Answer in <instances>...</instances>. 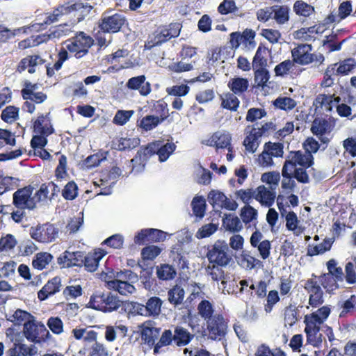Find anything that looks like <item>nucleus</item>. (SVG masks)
Returning a JSON list of instances; mask_svg holds the SVG:
<instances>
[{
	"mask_svg": "<svg viewBox=\"0 0 356 356\" xmlns=\"http://www.w3.org/2000/svg\"><path fill=\"white\" fill-rule=\"evenodd\" d=\"M176 145L171 143H165L163 140H156L140 147L136 156L131 160L133 165L139 162L145 163L153 155L156 154L160 162H165L175 151Z\"/></svg>",
	"mask_w": 356,
	"mask_h": 356,
	"instance_id": "1",
	"label": "nucleus"
},
{
	"mask_svg": "<svg viewBox=\"0 0 356 356\" xmlns=\"http://www.w3.org/2000/svg\"><path fill=\"white\" fill-rule=\"evenodd\" d=\"M330 312V306L325 305L305 316V332L307 341L314 347H318L322 343V334L319 333L321 327L328 318Z\"/></svg>",
	"mask_w": 356,
	"mask_h": 356,
	"instance_id": "2",
	"label": "nucleus"
},
{
	"mask_svg": "<svg viewBox=\"0 0 356 356\" xmlns=\"http://www.w3.org/2000/svg\"><path fill=\"white\" fill-rule=\"evenodd\" d=\"M33 187L31 185L17 189L13 194V205L15 211L10 213L11 219L16 223H21L26 218V210L33 211L36 208V201L32 197Z\"/></svg>",
	"mask_w": 356,
	"mask_h": 356,
	"instance_id": "3",
	"label": "nucleus"
},
{
	"mask_svg": "<svg viewBox=\"0 0 356 356\" xmlns=\"http://www.w3.org/2000/svg\"><path fill=\"white\" fill-rule=\"evenodd\" d=\"M63 44L66 46L72 56L79 59L88 54L89 49L94 44V40L85 32L79 31L74 36L66 40Z\"/></svg>",
	"mask_w": 356,
	"mask_h": 356,
	"instance_id": "4",
	"label": "nucleus"
},
{
	"mask_svg": "<svg viewBox=\"0 0 356 356\" xmlns=\"http://www.w3.org/2000/svg\"><path fill=\"white\" fill-rule=\"evenodd\" d=\"M92 8L88 3H84L80 1L74 3L67 2L64 4L58 5L52 12L47 13L45 19L41 25H50L58 22L62 16L75 11H80L83 15H86L90 12Z\"/></svg>",
	"mask_w": 356,
	"mask_h": 356,
	"instance_id": "5",
	"label": "nucleus"
},
{
	"mask_svg": "<svg viewBox=\"0 0 356 356\" xmlns=\"http://www.w3.org/2000/svg\"><path fill=\"white\" fill-rule=\"evenodd\" d=\"M23 334L28 341L40 346L48 342L51 337L45 325L35 319L29 320L24 323Z\"/></svg>",
	"mask_w": 356,
	"mask_h": 356,
	"instance_id": "6",
	"label": "nucleus"
},
{
	"mask_svg": "<svg viewBox=\"0 0 356 356\" xmlns=\"http://www.w3.org/2000/svg\"><path fill=\"white\" fill-rule=\"evenodd\" d=\"M181 28V24L178 22L170 23L168 26L159 27L145 43V47L149 49L154 47L161 45L172 38L178 37Z\"/></svg>",
	"mask_w": 356,
	"mask_h": 356,
	"instance_id": "7",
	"label": "nucleus"
},
{
	"mask_svg": "<svg viewBox=\"0 0 356 356\" xmlns=\"http://www.w3.org/2000/svg\"><path fill=\"white\" fill-rule=\"evenodd\" d=\"M118 297L111 292L96 293L89 301L90 307L103 312H111L117 310L121 306Z\"/></svg>",
	"mask_w": 356,
	"mask_h": 356,
	"instance_id": "8",
	"label": "nucleus"
},
{
	"mask_svg": "<svg viewBox=\"0 0 356 356\" xmlns=\"http://www.w3.org/2000/svg\"><path fill=\"white\" fill-rule=\"evenodd\" d=\"M312 46L307 44H298L297 47L291 50V57L295 64L307 65L313 62H317L322 64L325 60L322 54L312 53Z\"/></svg>",
	"mask_w": 356,
	"mask_h": 356,
	"instance_id": "9",
	"label": "nucleus"
},
{
	"mask_svg": "<svg viewBox=\"0 0 356 356\" xmlns=\"http://www.w3.org/2000/svg\"><path fill=\"white\" fill-rule=\"evenodd\" d=\"M210 264H216L220 267L227 266L232 260L229 254V247L225 241H217L207 253Z\"/></svg>",
	"mask_w": 356,
	"mask_h": 356,
	"instance_id": "10",
	"label": "nucleus"
},
{
	"mask_svg": "<svg viewBox=\"0 0 356 356\" xmlns=\"http://www.w3.org/2000/svg\"><path fill=\"white\" fill-rule=\"evenodd\" d=\"M162 305L163 301L159 297L152 296L147 300L145 305L133 302L131 311L135 314L155 317L160 314Z\"/></svg>",
	"mask_w": 356,
	"mask_h": 356,
	"instance_id": "11",
	"label": "nucleus"
},
{
	"mask_svg": "<svg viewBox=\"0 0 356 356\" xmlns=\"http://www.w3.org/2000/svg\"><path fill=\"white\" fill-rule=\"evenodd\" d=\"M126 22V17L120 13L108 15L104 13L98 21V27L103 33H116Z\"/></svg>",
	"mask_w": 356,
	"mask_h": 356,
	"instance_id": "12",
	"label": "nucleus"
},
{
	"mask_svg": "<svg viewBox=\"0 0 356 356\" xmlns=\"http://www.w3.org/2000/svg\"><path fill=\"white\" fill-rule=\"evenodd\" d=\"M317 276L312 275V277L305 280L303 288L309 295V305L313 307H318L324 302L323 291L317 281Z\"/></svg>",
	"mask_w": 356,
	"mask_h": 356,
	"instance_id": "13",
	"label": "nucleus"
},
{
	"mask_svg": "<svg viewBox=\"0 0 356 356\" xmlns=\"http://www.w3.org/2000/svg\"><path fill=\"white\" fill-rule=\"evenodd\" d=\"M209 337L212 340L220 339L227 333V322L221 314H215L206 321Z\"/></svg>",
	"mask_w": 356,
	"mask_h": 356,
	"instance_id": "14",
	"label": "nucleus"
},
{
	"mask_svg": "<svg viewBox=\"0 0 356 356\" xmlns=\"http://www.w3.org/2000/svg\"><path fill=\"white\" fill-rule=\"evenodd\" d=\"M58 229L53 224L45 223L36 227H31V236L36 241L40 243H49L53 241L58 236Z\"/></svg>",
	"mask_w": 356,
	"mask_h": 356,
	"instance_id": "15",
	"label": "nucleus"
},
{
	"mask_svg": "<svg viewBox=\"0 0 356 356\" xmlns=\"http://www.w3.org/2000/svg\"><path fill=\"white\" fill-rule=\"evenodd\" d=\"M167 232L154 228L143 229L134 236V242L138 245L163 242L166 239Z\"/></svg>",
	"mask_w": 356,
	"mask_h": 356,
	"instance_id": "16",
	"label": "nucleus"
},
{
	"mask_svg": "<svg viewBox=\"0 0 356 356\" xmlns=\"http://www.w3.org/2000/svg\"><path fill=\"white\" fill-rule=\"evenodd\" d=\"M336 124V120L329 118H316L314 120L311 127L312 133L316 136L328 134L332 132Z\"/></svg>",
	"mask_w": 356,
	"mask_h": 356,
	"instance_id": "17",
	"label": "nucleus"
},
{
	"mask_svg": "<svg viewBox=\"0 0 356 356\" xmlns=\"http://www.w3.org/2000/svg\"><path fill=\"white\" fill-rule=\"evenodd\" d=\"M208 201L213 207L218 206L230 211H234L238 206L234 200H231L222 192L218 191H211L209 193Z\"/></svg>",
	"mask_w": 356,
	"mask_h": 356,
	"instance_id": "18",
	"label": "nucleus"
},
{
	"mask_svg": "<svg viewBox=\"0 0 356 356\" xmlns=\"http://www.w3.org/2000/svg\"><path fill=\"white\" fill-rule=\"evenodd\" d=\"M154 324V322L152 321H147L140 326L141 339L145 344L150 347H154L156 343L155 341L160 333V328L156 327Z\"/></svg>",
	"mask_w": 356,
	"mask_h": 356,
	"instance_id": "19",
	"label": "nucleus"
},
{
	"mask_svg": "<svg viewBox=\"0 0 356 356\" xmlns=\"http://www.w3.org/2000/svg\"><path fill=\"white\" fill-rule=\"evenodd\" d=\"M84 252L81 251H65L58 258V264L63 267L83 266Z\"/></svg>",
	"mask_w": 356,
	"mask_h": 356,
	"instance_id": "20",
	"label": "nucleus"
},
{
	"mask_svg": "<svg viewBox=\"0 0 356 356\" xmlns=\"http://www.w3.org/2000/svg\"><path fill=\"white\" fill-rule=\"evenodd\" d=\"M106 253V251L101 248L95 250L88 254L84 253L83 266L85 269L88 272H95L97 269L100 260Z\"/></svg>",
	"mask_w": 356,
	"mask_h": 356,
	"instance_id": "21",
	"label": "nucleus"
},
{
	"mask_svg": "<svg viewBox=\"0 0 356 356\" xmlns=\"http://www.w3.org/2000/svg\"><path fill=\"white\" fill-rule=\"evenodd\" d=\"M61 287V278L56 276L47 281L42 288L38 292V298L44 301L49 296L59 292Z\"/></svg>",
	"mask_w": 356,
	"mask_h": 356,
	"instance_id": "22",
	"label": "nucleus"
},
{
	"mask_svg": "<svg viewBox=\"0 0 356 356\" xmlns=\"http://www.w3.org/2000/svg\"><path fill=\"white\" fill-rule=\"evenodd\" d=\"M33 131L39 134L51 135L54 129L51 122L49 113L40 114L33 123Z\"/></svg>",
	"mask_w": 356,
	"mask_h": 356,
	"instance_id": "23",
	"label": "nucleus"
},
{
	"mask_svg": "<svg viewBox=\"0 0 356 356\" xmlns=\"http://www.w3.org/2000/svg\"><path fill=\"white\" fill-rule=\"evenodd\" d=\"M275 76L284 77L289 75L291 77L297 76L301 70L297 68L293 60H285L277 64L274 68Z\"/></svg>",
	"mask_w": 356,
	"mask_h": 356,
	"instance_id": "24",
	"label": "nucleus"
},
{
	"mask_svg": "<svg viewBox=\"0 0 356 356\" xmlns=\"http://www.w3.org/2000/svg\"><path fill=\"white\" fill-rule=\"evenodd\" d=\"M255 191L254 199L261 205L270 207L274 204L276 198L275 190L268 189L265 186L261 185Z\"/></svg>",
	"mask_w": 356,
	"mask_h": 356,
	"instance_id": "25",
	"label": "nucleus"
},
{
	"mask_svg": "<svg viewBox=\"0 0 356 356\" xmlns=\"http://www.w3.org/2000/svg\"><path fill=\"white\" fill-rule=\"evenodd\" d=\"M289 160H290L296 166L300 165L304 168H309L314 163V158L310 154H307L306 152L291 151L289 154Z\"/></svg>",
	"mask_w": 356,
	"mask_h": 356,
	"instance_id": "26",
	"label": "nucleus"
},
{
	"mask_svg": "<svg viewBox=\"0 0 356 356\" xmlns=\"http://www.w3.org/2000/svg\"><path fill=\"white\" fill-rule=\"evenodd\" d=\"M44 61L39 55H29L19 61L17 70L19 72H22L28 69L29 73L33 74L35 67L42 65Z\"/></svg>",
	"mask_w": 356,
	"mask_h": 356,
	"instance_id": "27",
	"label": "nucleus"
},
{
	"mask_svg": "<svg viewBox=\"0 0 356 356\" xmlns=\"http://www.w3.org/2000/svg\"><path fill=\"white\" fill-rule=\"evenodd\" d=\"M337 308L340 310L339 318H346L353 316L356 312V296L351 295L347 300L339 301L337 303Z\"/></svg>",
	"mask_w": 356,
	"mask_h": 356,
	"instance_id": "28",
	"label": "nucleus"
},
{
	"mask_svg": "<svg viewBox=\"0 0 356 356\" xmlns=\"http://www.w3.org/2000/svg\"><path fill=\"white\" fill-rule=\"evenodd\" d=\"M145 79L144 75L132 77L129 79L127 86L131 90H138L141 95L147 96L151 92V86Z\"/></svg>",
	"mask_w": 356,
	"mask_h": 356,
	"instance_id": "29",
	"label": "nucleus"
},
{
	"mask_svg": "<svg viewBox=\"0 0 356 356\" xmlns=\"http://www.w3.org/2000/svg\"><path fill=\"white\" fill-rule=\"evenodd\" d=\"M139 138H120L112 141V148L118 151L131 150L139 146Z\"/></svg>",
	"mask_w": 356,
	"mask_h": 356,
	"instance_id": "30",
	"label": "nucleus"
},
{
	"mask_svg": "<svg viewBox=\"0 0 356 356\" xmlns=\"http://www.w3.org/2000/svg\"><path fill=\"white\" fill-rule=\"evenodd\" d=\"M174 343L178 347L188 345L193 339L194 334L181 326H176L173 332Z\"/></svg>",
	"mask_w": 356,
	"mask_h": 356,
	"instance_id": "31",
	"label": "nucleus"
},
{
	"mask_svg": "<svg viewBox=\"0 0 356 356\" xmlns=\"http://www.w3.org/2000/svg\"><path fill=\"white\" fill-rule=\"evenodd\" d=\"M330 65H334V72L337 76H343L348 75L356 67V60L347 58Z\"/></svg>",
	"mask_w": 356,
	"mask_h": 356,
	"instance_id": "32",
	"label": "nucleus"
},
{
	"mask_svg": "<svg viewBox=\"0 0 356 356\" xmlns=\"http://www.w3.org/2000/svg\"><path fill=\"white\" fill-rule=\"evenodd\" d=\"M227 86L232 93L240 96L248 90L249 81L245 78L234 77L229 79Z\"/></svg>",
	"mask_w": 356,
	"mask_h": 356,
	"instance_id": "33",
	"label": "nucleus"
},
{
	"mask_svg": "<svg viewBox=\"0 0 356 356\" xmlns=\"http://www.w3.org/2000/svg\"><path fill=\"white\" fill-rule=\"evenodd\" d=\"M38 350L34 345L30 346L24 343H14L13 347L8 351L9 356H33Z\"/></svg>",
	"mask_w": 356,
	"mask_h": 356,
	"instance_id": "34",
	"label": "nucleus"
},
{
	"mask_svg": "<svg viewBox=\"0 0 356 356\" xmlns=\"http://www.w3.org/2000/svg\"><path fill=\"white\" fill-rule=\"evenodd\" d=\"M108 287L123 296L132 294L135 292V286L130 284L128 281H122L120 280H114L108 282Z\"/></svg>",
	"mask_w": 356,
	"mask_h": 356,
	"instance_id": "35",
	"label": "nucleus"
},
{
	"mask_svg": "<svg viewBox=\"0 0 356 356\" xmlns=\"http://www.w3.org/2000/svg\"><path fill=\"white\" fill-rule=\"evenodd\" d=\"M67 33L68 30L66 29V25L60 24L55 26L53 29H50L47 33L38 35V39H40L38 43H42L56 38H60L67 35Z\"/></svg>",
	"mask_w": 356,
	"mask_h": 356,
	"instance_id": "36",
	"label": "nucleus"
},
{
	"mask_svg": "<svg viewBox=\"0 0 356 356\" xmlns=\"http://www.w3.org/2000/svg\"><path fill=\"white\" fill-rule=\"evenodd\" d=\"M232 137L229 134L214 133L209 140V145L216 149H225L231 145Z\"/></svg>",
	"mask_w": 356,
	"mask_h": 356,
	"instance_id": "37",
	"label": "nucleus"
},
{
	"mask_svg": "<svg viewBox=\"0 0 356 356\" xmlns=\"http://www.w3.org/2000/svg\"><path fill=\"white\" fill-rule=\"evenodd\" d=\"M184 296V289L177 284L175 285L168 291V300L175 307L182 304Z\"/></svg>",
	"mask_w": 356,
	"mask_h": 356,
	"instance_id": "38",
	"label": "nucleus"
},
{
	"mask_svg": "<svg viewBox=\"0 0 356 356\" xmlns=\"http://www.w3.org/2000/svg\"><path fill=\"white\" fill-rule=\"evenodd\" d=\"M236 95L229 92L220 95L221 107L232 111H236L239 106L240 101Z\"/></svg>",
	"mask_w": 356,
	"mask_h": 356,
	"instance_id": "39",
	"label": "nucleus"
},
{
	"mask_svg": "<svg viewBox=\"0 0 356 356\" xmlns=\"http://www.w3.org/2000/svg\"><path fill=\"white\" fill-rule=\"evenodd\" d=\"M270 10L274 13L273 19L279 24H284L289 20V8L287 6H273Z\"/></svg>",
	"mask_w": 356,
	"mask_h": 356,
	"instance_id": "40",
	"label": "nucleus"
},
{
	"mask_svg": "<svg viewBox=\"0 0 356 356\" xmlns=\"http://www.w3.org/2000/svg\"><path fill=\"white\" fill-rule=\"evenodd\" d=\"M176 275L175 269L170 264H163L156 267V275L160 280H172Z\"/></svg>",
	"mask_w": 356,
	"mask_h": 356,
	"instance_id": "41",
	"label": "nucleus"
},
{
	"mask_svg": "<svg viewBox=\"0 0 356 356\" xmlns=\"http://www.w3.org/2000/svg\"><path fill=\"white\" fill-rule=\"evenodd\" d=\"M259 138L256 133V128L252 127L249 134L246 136L243 140V145L245 149L251 153L255 152L259 145Z\"/></svg>",
	"mask_w": 356,
	"mask_h": 356,
	"instance_id": "42",
	"label": "nucleus"
},
{
	"mask_svg": "<svg viewBox=\"0 0 356 356\" xmlns=\"http://www.w3.org/2000/svg\"><path fill=\"white\" fill-rule=\"evenodd\" d=\"M293 10L297 15L305 17H309L315 11L313 6L302 0H297L293 4Z\"/></svg>",
	"mask_w": 356,
	"mask_h": 356,
	"instance_id": "43",
	"label": "nucleus"
},
{
	"mask_svg": "<svg viewBox=\"0 0 356 356\" xmlns=\"http://www.w3.org/2000/svg\"><path fill=\"white\" fill-rule=\"evenodd\" d=\"M267 49L261 45L257 49L256 54L252 60V69L266 68L267 65V58H266Z\"/></svg>",
	"mask_w": 356,
	"mask_h": 356,
	"instance_id": "44",
	"label": "nucleus"
},
{
	"mask_svg": "<svg viewBox=\"0 0 356 356\" xmlns=\"http://www.w3.org/2000/svg\"><path fill=\"white\" fill-rule=\"evenodd\" d=\"M333 102V95L319 94L314 99V106L316 109L324 108L325 111H331L332 110Z\"/></svg>",
	"mask_w": 356,
	"mask_h": 356,
	"instance_id": "45",
	"label": "nucleus"
},
{
	"mask_svg": "<svg viewBox=\"0 0 356 356\" xmlns=\"http://www.w3.org/2000/svg\"><path fill=\"white\" fill-rule=\"evenodd\" d=\"M223 226L231 232L235 233L240 232L243 225L238 216L228 215L222 220Z\"/></svg>",
	"mask_w": 356,
	"mask_h": 356,
	"instance_id": "46",
	"label": "nucleus"
},
{
	"mask_svg": "<svg viewBox=\"0 0 356 356\" xmlns=\"http://www.w3.org/2000/svg\"><path fill=\"white\" fill-rule=\"evenodd\" d=\"M53 256L48 252H39L35 254L33 261L32 266L38 270H42L51 261Z\"/></svg>",
	"mask_w": 356,
	"mask_h": 356,
	"instance_id": "47",
	"label": "nucleus"
},
{
	"mask_svg": "<svg viewBox=\"0 0 356 356\" xmlns=\"http://www.w3.org/2000/svg\"><path fill=\"white\" fill-rule=\"evenodd\" d=\"M284 319L286 325L293 326L299 319V311L298 307L290 304L284 309Z\"/></svg>",
	"mask_w": 356,
	"mask_h": 356,
	"instance_id": "48",
	"label": "nucleus"
},
{
	"mask_svg": "<svg viewBox=\"0 0 356 356\" xmlns=\"http://www.w3.org/2000/svg\"><path fill=\"white\" fill-rule=\"evenodd\" d=\"M174 342L173 333L170 330H165L159 340L155 344L154 348V354H159L161 350L160 349L164 346H168Z\"/></svg>",
	"mask_w": 356,
	"mask_h": 356,
	"instance_id": "49",
	"label": "nucleus"
},
{
	"mask_svg": "<svg viewBox=\"0 0 356 356\" xmlns=\"http://www.w3.org/2000/svg\"><path fill=\"white\" fill-rule=\"evenodd\" d=\"M26 27H21L14 30H10L2 24H0V43H6L10 39L15 37L16 35L22 31L25 33Z\"/></svg>",
	"mask_w": 356,
	"mask_h": 356,
	"instance_id": "50",
	"label": "nucleus"
},
{
	"mask_svg": "<svg viewBox=\"0 0 356 356\" xmlns=\"http://www.w3.org/2000/svg\"><path fill=\"white\" fill-rule=\"evenodd\" d=\"M199 315L205 321L214 316L213 305L207 300H202L197 305Z\"/></svg>",
	"mask_w": 356,
	"mask_h": 356,
	"instance_id": "51",
	"label": "nucleus"
},
{
	"mask_svg": "<svg viewBox=\"0 0 356 356\" xmlns=\"http://www.w3.org/2000/svg\"><path fill=\"white\" fill-rule=\"evenodd\" d=\"M152 111L156 115L154 116L159 118L161 122L169 116L168 104L163 99L156 101L153 105Z\"/></svg>",
	"mask_w": 356,
	"mask_h": 356,
	"instance_id": "52",
	"label": "nucleus"
},
{
	"mask_svg": "<svg viewBox=\"0 0 356 356\" xmlns=\"http://www.w3.org/2000/svg\"><path fill=\"white\" fill-rule=\"evenodd\" d=\"M138 122V126L145 131H151L156 128L159 124L161 123L159 118L154 115H146L143 117Z\"/></svg>",
	"mask_w": 356,
	"mask_h": 356,
	"instance_id": "53",
	"label": "nucleus"
},
{
	"mask_svg": "<svg viewBox=\"0 0 356 356\" xmlns=\"http://www.w3.org/2000/svg\"><path fill=\"white\" fill-rule=\"evenodd\" d=\"M255 32L252 29H246L242 33L241 36V44L248 50L253 49L256 46V42L254 40Z\"/></svg>",
	"mask_w": 356,
	"mask_h": 356,
	"instance_id": "54",
	"label": "nucleus"
},
{
	"mask_svg": "<svg viewBox=\"0 0 356 356\" xmlns=\"http://www.w3.org/2000/svg\"><path fill=\"white\" fill-rule=\"evenodd\" d=\"M193 214L200 218L204 216L206 211V201L201 196H196L191 202Z\"/></svg>",
	"mask_w": 356,
	"mask_h": 356,
	"instance_id": "55",
	"label": "nucleus"
},
{
	"mask_svg": "<svg viewBox=\"0 0 356 356\" xmlns=\"http://www.w3.org/2000/svg\"><path fill=\"white\" fill-rule=\"evenodd\" d=\"M19 108L15 106H8L1 112V120L6 123H12L19 118Z\"/></svg>",
	"mask_w": 356,
	"mask_h": 356,
	"instance_id": "56",
	"label": "nucleus"
},
{
	"mask_svg": "<svg viewBox=\"0 0 356 356\" xmlns=\"http://www.w3.org/2000/svg\"><path fill=\"white\" fill-rule=\"evenodd\" d=\"M321 283L323 287L329 293L339 288L338 280L333 277V275L325 273L321 276Z\"/></svg>",
	"mask_w": 356,
	"mask_h": 356,
	"instance_id": "57",
	"label": "nucleus"
},
{
	"mask_svg": "<svg viewBox=\"0 0 356 356\" xmlns=\"http://www.w3.org/2000/svg\"><path fill=\"white\" fill-rule=\"evenodd\" d=\"M257 216V211L250 205H245L241 210L240 216L242 221L245 225L251 222L254 220H256Z\"/></svg>",
	"mask_w": 356,
	"mask_h": 356,
	"instance_id": "58",
	"label": "nucleus"
},
{
	"mask_svg": "<svg viewBox=\"0 0 356 356\" xmlns=\"http://www.w3.org/2000/svg\"><path fill=\"white\" fill-rule=\"evenodd\" d=\"M273 104L275 107L284 110V111H290L294 108L296 106V102L288 97H278L277 98Z\"/></svg>",
	"mask_w": 356,
	"mask_h": 356,
	"instance_id": "59",
	"label": "nucleus"
},
{
	"mask_svg": "<svg viewBox=\"0 0 356 356\" xmlns=\"http://www.w3.org/2000/svg\"><path fill=\"white\" fill-rule=\"evenodd\" d=\"M78 195V186L74 181H69L62 191V196L66 200H73Z\"/></svg>",
	"mask_w": 356,
	"mask_h": 356,
	"instance_id": "60",
	"label": "nucleus"
},
{
	"mask_svg": "<svg viewBox=\"0 0 356 356\" xmlns=\"http://www.w3.org/2000/svg\"><path fill=\"white\" fill-rule=\"evenodd\" d=\"M254 70V83L259 87L266 85L270 79L269 72L266 68L253 69Z\"/></svg>",
	"mask_w": 356,
	"mask_h": 356,
	"instance_id": "61",
	"label": "nucleus"
},
{
	"mask_svg": "<svg viewBox=\"0 0 356 356\" xmlns=\"http://www.w3.org/2000/svg\"><path fill=\"white\" fill-rule=\"evenodd\" d=\"M170 258L172 259L173 264L179 269L184 270L188 268V262L179 249L175 250V248H173L170 251Z\"/></svg>",
	"mask_w": 356,
	"mask_h": 356,
	"instance_id": "62",
	"label": "nucleus"
},
{
	"mask_svg": "<svg viewBox=\"0 0 356 356\" xmlns=\"http://www.w3.org/2000/svg\"><path fill=\"white\" fill-rule=\"evenodd\" d=\"M280 179L279 172H268L262 174L261 180L270 185V189L275 190Z\"/></svg>",
	"mask_w": 356,
	"mask_h": 356,
	"instance_id": "63",
	"label": "nucleus"
},
{
	"mask_svg": "<svg viewBox=\"0 0 356 356\" xmlns=\"http://www.w3.org/2000/svg\"><path fill=\"white\" fill-rule=\"evenodd\" d=\"M161 252V249L156 245H151L143 248L141 257L144 260H154Z\"/></svg>",
	"mask_w": 356,
	"mask_h": 356,
	"instance_id": "64",
	"label": "nucleus"
}]
</instances>
